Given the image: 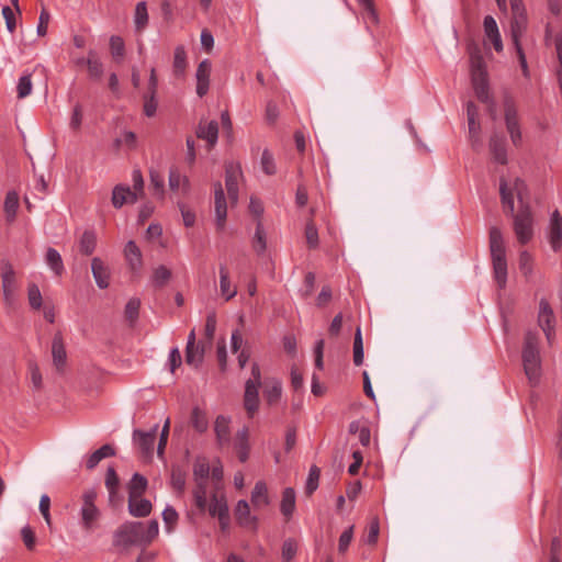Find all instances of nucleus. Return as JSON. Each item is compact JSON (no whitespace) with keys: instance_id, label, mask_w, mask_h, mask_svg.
<instances>
[{"instance_id":"63","label":"nucleus","mask_w":562,"mask_h":562,"mask_svg":"<svg viewBox=\"0 0 562 562\" xmlns=\"http://www.w3.org/2000/svg\"><path fill=\"white\" fill-rule=\"evenodd\" d=\"M22 540L27 550L33 551L35 549L36 537L33 529L26 525L21 529Z\"/></svg>"},{"instance_id":"59","label":"nucleus","mask_w":562,"mask_h":562,"mask_svg":"<svg viewBox=\"0 0 562 562\" xmlns=\"http://www.w3.org/2000/svg\"><path fill=\"white\" fill-rule=\"evenodd\" d=\"M533 260L531 255L524 250L519 255V270L526 277H530L532 273Z\"/></svg>"},{"instance_id":"13","label":"nucleus","mask_w":562,"mask_h":562,"mask_svg":"<svg viewBox=\"0 0 562 562\" xmlns=\"http://www.w3.org/2000/svg\"><path fill=\"white\" fill-rule=\"evenodd\" d=\"M209 514L212 517H218L222 530H225L228 526V507L224 497H218L216 494L213 495L210 505L207 506Z\"/></svg>"},{"instance_id":"58","label":"nucleus","mask_w":562,"mask_h":562,"mask_svg":"<svg viewBox=\"0 0 562 562\" xmlns=\"http://www.w3.org/2000/svg\"><path fill=\"white\" fill-rule=\"evenodd\" d=\"M216 315L214 312L207 314L206 316V319H205V327H204V335H205V338H206V344L209 346H211L212 344V340L214 338V335H215V330H216Z\"/></svg>"},{"instance_id":"24","label":"nucleus","mask_w":562,"mask_h":562,"mask_svg":"<svg viewBox=\"0 0 562 562\" xmlns=\"http://www.w3.org/2000/svg\"><path fill=\"white\" fill-rule=\"evenodd\" d=\"M196 136L201 139H205L210 147H213L217 142L218 136V124L216 121H210L207 123H200L196 130Z\"/></svg>"},{"instance_id":"23","label":"nucleus","mask_w":562,"mask_h":562,"mask_svg":"<svg viewBox=\"0 0 562 562\" xmlns=\"http://www.w3.org/2000/svg\"><path fill=\"white\" fill-rule=\"evenodd\" d=\"M150 501L138 497H128V513L134 517H147L151 513Z\"/></svg>"},{"instance_id":"6","label":"nucleus","mask_w":562,"mask_h":562,"mask_svg":"<svg viewBox=\"0 0 562 562\" xmlns=\"http://www.w3.org/2000/svg\"><path fill=\"white\" fill-rule=\"evenodd\" d=\"M514 218V232L522 245L529 243L533 236V216L528 204H521Z\"/></svg>"},{"instance_id":"56","label":"nucleus","mask_w":562,"mask_h":562,"mask_svg":"<svg viewBox=\"0 0 562 562\" xmlns=\"http://www.w3.org/2000/svg\"><path fill=\"white\" fill-rule=\"evenodd\" d=\"M171 486L182 493L186 486V473L179 467H172L171 470Z\"/></svg>"},{"instance_id":"38","label":"nucleus","mask_w":562,"mask_h":562,"mask_svg":"<svg viewBox=\"0 0 562 562\" xmlns=\"http://www.w3.org/2000/svg\"><path fill=\"white\" fill-rule=\"evenodd\" d=\"M134 23L137 32H142L148 24L147 4L140 1L136 4L134 13Z\"/></svg>"},{"instance_id":"37","label":"nucleus","mask_w":562,"mask_h":562,"mask_svg":"<svg viewBox=\"0 0 562 562\" xmlns=\"http://www.w3.org/2000/svg\"><path fill=\"white\" fill-rule=\"evenodd\" d=\"M45 260L56 276H61L64 272V263L60 254L55 248L49 247L47 249Z\"/></svg>"},{"instance_id":"15","label":"nucleus","mask_w":562,"mask_h":562,"mask_svg":"<svg viewBox=\"0 0 562 562\" xmlns=\"http://www.w3.org/2000/svg\"><path fill=\"white\" fill-rule=\"evenodd\" d=\"M212 64L209 59L202 60L196 69V94L203 97L207 93L210 87V76Z\"/></svg>"},{"instance_id":"26","label":"nucleus","mask_w":562,"mask_h":562,"mask_svg":"<svg viewBox=\"0 0 562 562\" xmlns=\"http://www.w3.org/2000/svg\"><path fill=\"white\" fill-rule=\"evenodd\" d=\"M86 65L88 68L89 78L94 81H100L104 74V68L95 50L90 49L88 52Z\"/></svg>"},{"instance_id":"42","label":"nucleus","mask_w":562,"mask_h":562,"mask_svg":"<svg viewBox=\"0 0 562 562\" xmlns=\"http://www.w3.org/2000/svg\"><path fill=\"white\" fill-rule=\"evenodd\" d=\"M259 406V389H256V385L248 380V418L254 416Z\"/></svg>"},{"instance_id":"35","label":"nucleus","mask_w":562,"mask_h":562,"mask_svg":"<svg viewBox=\"0 0 562 562\" xmlns=\"http://www.w3.org/2000/svg\"><path fill=\"white\" fill-rule=\"evenodd\" d=\"M147 488V479L139 473H134L128 484V497H138Z\"/></svg>"},{"instance_id":"39","label":"nucleus","mask_w":562,"mask_h":562,"mask_svg":"<svg viewBox=\"0 0 562 562\" xmlns=\"http://www.w3.org/2000/svg\"><path fill=\"white\" fill-rule=\"evenodd\" d=\"M150 178V189L153 190V194L158 199H164L165 196V179L164 177L154 169L149 171Z\"/></svg>"},{"instance_id":"2","label":"nucleus","mask_w":562,"mask_h":562,"mask_svg":"<svg viewBox=\"0 0 562 562\" xmlns=\"http://www.w3.org/2000/svg\"><path fill=\"white\" fill-rule=\"evenodd\" d=\"M488 238L494 278L498 286L503 289L507 281V261L503 234L498 227L493 226L490 228Z\"/></svg>"},{"instance_id":"62","label":"nucleus","mask_w":562,"mask_h":562,"mask_svg":"<svg viewBox=\"0 0 562 562\" xmlns=\"http://www.w3.org/2000/svg\"><path fill=\"white\" fill-rule=\"evenodd\" d=\"M305 237L308 247L316 248L318 246V232L315 224L311 221L305 226Z\"/></svg>"},{"instance_id":"4","label":"nucleus","mask_w":562,"mask_h":562,"mask_svg":"<svg viewBox=\"0 0 562 562\" xmlns=\"http://www.w3.org/2000/svg\"><path fill=\"white\" fill-rule=\"evenodd\" d=\"M140 521H125L113 533V546L127 549L132 546L144 547Z\"/></svg>"},{"instance_id":"16","label":"nucleus","mask_w":562,"mask_h":562,"mask_svg":"<svg viewBox=\"0 0 562 562\" xmlns=\"http://www.w3.org/2000/svg\"><path fill=\"white\" fill-rule=\"evenodd\" d=\"M250 501L254 508L257 510L265 509L270 505L271 499L269 496V490L265 481H258L255 484L251 491Z\"/></svg>"},{"instance_id":"27","label":"nucleus","mask_w":562,"mask_h":562,"mask_svg":"<svg viewBox=\"0 0 562 562\" xmlns=\"http://www.w3.org/2000/svg\"><path fill=\"white\" fill-rule=\"evenodd\" d=\"M125 259L133 271H138L143 266L142 252L135 241L130 240L124 248Z\"/></svg>"},{"instance_id":"47","label":"nucleus","mask_w":562,"mask_h":562,"mask_svg":"<svg viewBox=\"0 0 562 562\" xmlns=\"http://www.w3.org/2000/svg\"><path fill=\"white\" fill-rule=\"evenodd\" d=\"M210 474V464L205 458H198L193 465L194 481H207Z\"/></svg>"},{"instance_id":"32","label":"nucleus","mask_w":562,"mask_h":562,"mask_svg":"<svg viewBox=\"0 0 562 562\" xmlns=\"http://www.w3.org/2000/svg\"><path fill=\"white\" fill-rule=\"evenodd\" d=\"M499 193L501 201L504 207V212L509 215H514L515 203H514V192L508 188V184L505 179H501L499 181Z\"/></svg>"},{"instance_id":"49","label":"nucleus","mask_w":562,"mask_h":562,"mask_svg":"<svg viewBox=\"0 0 562 562\" xmlns=\"http://www.w3.org/2000/svg\"><path fill=\"white\" fill-rule=\"evenodd\" d=\"M29 304L33 310H40L43 304L42 293L35 283L29 284L27 288Z\"/></svg>"},{"instance_id":"21","label":"nucleus","mask_w":562,"mask_h":562,"mask_svg":"<svg viewBox=\"0 0 562 562\" xmlns=\"http://www.w3.org/2000/svg\"><path fill=\"white\" fill-rule=\"evenodd\" d=\"M485 36L493 43L496 52L503 50V42L496 20L492 15H486L483 21Z\"/></svg>"},{"instance_id":"25","label":"nucleus","mask_w":562,"mask_h":562,"mask_svg":"<svg viewBox=\"0 0 562 562\" xmlns=\"http://www.w3.org/2000/svg\"><path fill=\"white\" fill-rule=\"evenodd\" d=\"M470 67L472 79L487 77L485 63L477 47L470 49Z\"/></svg>"},{"instance_id":"19","label":"nucleus","mask_w":562,"mask_h":562,"mask_svg":"<svg viewBox=\"0 0 562 562\" xmlns=\"http://www.w3.org/2000/svg\"><path fill=\"white\" fill-rule=\"evenodd\" d=\"M52 356L54 366L61 371L66 364L67 353L61 333H56L52 341Z\"/></svg>"},{"instance_id":"5","label":"nucleus","mask_w":562,"mask_h":562,"mask_svg":"<svg viewBox=\"0 0 562 562\" xmlns=\"http://www.w3.org/2000/svg\"><path fill=\"white\" fill-rule=\"evenodd\" d=\"M95 499L97 492L93 488L87 490L82 495V505L80 508L81 527L88 532L97 528L101 517V512L95 506Z\"/></svg>"},{"instance_id":"28","label":"nucleus","mask_w":562,"mask_h":562,"mask_svg":"<svg viewBox=\"0 0 562 562\" xmlns=\"http://www.w3.org/2000/svg\"><path fill=\"white\" fill-rule=\"evenodd\" d=\"M562 241V217L559 211H554L551 215L550 223V243L554 250L561 246Z\"/></svg>"},{"instance_id":"36","label":"nucleus","mask_w":562,"mask_h":562,"mask_svg":"<svg viewBox=\"0 0 562 562\" xmlns=\"http://www.w3.org/2000/svg\"><path fill=\"white\" fill-rule=\"evenodd\" d=\"M97 246V235L92 231H86L79 241V250L82 255L90 256Z\"/></svg>"},{"instance_id":"30","label":"nucleus","mask_w":562,"mask_h":562,"mask_svg":"<svg viewBox=\"0 0 562 562\" xmlns=\"http://www.w3.org/2000/svg\"><path fill=\"white\" fill-rule=\"evenodd\" d=\"M251 247L258 256L263 255L267 249V234L260 220L256 224Z\"/></svg>"},{"instance_id":"60","label":"nucleus","mask_w":562,"mask_h":562,"mask_svg":"<svg viewBox=\"0 0 562 562\" xmlns=\"http://www.w3.org/2000/svg\"><path fill=\"white\" fill-rule=\"evenodd\" d=\"M297 552V543L294 539L289 538L282 544V559L284 562H291Z\"/></svg>"},{"instance_id":"45","label":"nucleus","mask_w":562,"mask_h":562,"mask_svg":"<svg viewBox=\"0 0 562 562\" xmlns=\"http://www.w3.org/2000/svg\"><path fill=\"white\" fill-rule=\"evenodd\" d=\"M187 67V53L182 45H179L175 48L173 55V71L177 76H180L184 72Z\"/></svg>"},{"instance_id":"18","label":"nucleus","mask_w":562,"mask_h":562,"mask_svg":"<svg viewBox=\"0 0 562 562\" xmlns=\"http://www.w3.org/2000/svg\"><path fill=\"white\" fill-rule=\"evenodd\" d=\"M138 200L136 192H132L130 187L115 186L112 191V204L115 209H121L125 203H135Z\"/></svg>"},{"instance_id":"22","label":"nucleus","mask_w":562,"mask_h":562,"mask_svg":"<svg viewBox=\"0 0 562 562\" xmlns=\"http://www.w3.org/2000/svg\"><path fill=\"white\" fill-rule=\"evenodd\" d=\"M296 506V496L295 491L292 487H286L282 492V498L280 503V512L282 516L284 517L285 521H289L294 512Z\"/></svg>"},{"instance_id":"44","label":"nucleus","mask_w":562,"mask_h":562,"mask_svg":"<svg viewBox=\"0 0 562 562\" xmlns=\"http://www.w3.org/2000/svg\"><path fill=\"white\" fill-rule=\"evenodd\" d=\"M206 482L207 481H202V480L195 481L196 486L194 488L193 495H194L195 506L200 510H205L206 509V505H207V501H206Z\"/></svg>"},{"instance_id":"54","label":"nucleus","mask_w":562,"mask_h":562,"mask_svg":"<svg viewBox=\"0 0 562 562\" xmlns=\"http://www.w3.org/2000/svg\"><path fill=\"white\" fill-rule=\"evenodd\" d=\"M170 278L171 271L162 265L157 267L153 273V282L158 288L164 286Z\"/></svg>"},{"instance_id":"50","label":"nucleus","mask_w":562,"mask_h":562,"mask_svg":"<svg viewBox=\"0 0 562 562\" xmlns=\"http://www.w3.org/2000/svg\"><path fill=\"white\" fill-rule=\"evenodd\" d=\"M260 167H261V170L267 176H272L277 172L274 158L268 149H265L262 151L261 159H260Z\"/></svg>"},{"instance_id":"57","label":"nucleus","mask_w":562,"mask_h":562,"mask_svg":"<svg viewBox=\"0 0 562 562\" xmlns=\"http://www.w3.org/2000/svg\"><path fill=\"white\" fill-rule=\"evenodd\" d=\"M16 91H18L19 99H24L31 94V92H32L31 74H26L19 79L18 86H16Z\"/></svg>"},{"instance_id":"9","label":"nucleus","mask_w":562,"mask_h":562,"mask_svg":"<svg viewBox=\"0 0 562 562\" xmlns=\"http://www.w3.org/2000/svg\"><path fill=\"white\" fill-rule=\"evenodd\" d=\"M1 268L3 299L8 305H11L14 301V292L16 290L15 272L8 260L1 261Z\"/></svg>"},{"instance_id":"17","label":"nucleus","mask_w":562,"mask_h":562,"mask_svg":"<svg viewBox=\"0 0 562 562\" xmlns=\"http://www.w3.org/2000/svg\"><path fill=\"white\" fill-rule=\"evenodd\" d=\"M206 347H209V345L204 341H199L196 345L186 347V363L194 369H199L203 363Z\"/></svg>"},{"instance_id":"41","label":"nucleus","mask_w":562,"mask_h":562,"mask_svg":"<svg viewBox=\"0 0 562 562\" xmlns=\"http://www.w3.org/2000/svg\"><path fill=\"white\" fill-rule=\"evenodd\" d=\"M191 423L193 428L199 432L206 431L209 427V420L206 418V414L200 409L198 406L193 407L191 413Z\"/></svg>"},{"instance_id":"20","label":"nucleus","mask_w":562,"mask_h":562,"mask_svg":"<svg viewBox=\"0 0 562 562\" xmlns=\"http://www.w3.org/2000/svg\"><path fill=\"white\" fill-rule=\"evenodd\" d=\"M91 271L97 285L100 289H106L110 284V271L105 263L99 257H94L92 259Z\"/></svg>"},{"instance_id":"51","label":"nucleus","mask_w":562,"mask_h":562,"mask_svg":"<svg viewBox=\"0 0 562 562\" xmlns=\"http://www.w3.org/2000/svg\"><path fill=\"white\" fill-rule=\"evenodd\" d=\"M140 307L139 299L132 297L125 305L124 314L125 318L131 323H135L138 318Z\"/></svg>"},{"instance_id":"10","label":"nucleus","mask_w":562,"mask_h":562,"mask_svg":"<svg viewBox=\"0 0 562 562\" xmlns=\"http://www.w3.org/2000/svg\"><path fill=\"white\" fill-rule=\"evenodd\" d=\"M214 213L217 228L223 229L227 217V202L221 182L214 183Z\"/></svg>"},{"instance_id":"8","label":"nucleus","mask_w":562,"mask_h":562,"mask_svg":"<svg viewBox=\"0 0 562 562\" xmlns=\"http://www.w3.org/2000/svg\"><path fill=\"white\" fill-rule=\"evenodd\" d=\"M243 169L240 164H227L225 186L231 203L234 205L238 201V183L243 179Z\"/></svg>"},{"instance_id":"52","label":"nucleus","mask_w":562,"mask_h":562,"mask_svg":"<svg viewBox=\"0 0 562 562\" xmlns=\"http://www.w3.org/2000/svg\"><path fill=\"white\" fill-rule=\"evenodd\" d=\"M157 93L146 92L143 97L144 105L143 111L147 117H153L156 114L158 101L156 99Z\"/></svg>"},{"instance_id":"43","label":"nucleus","mask_w":562,"mask_h":562,"mask_svg":"<svg viewBox=\"0 0 562 562\" xmlns=\"http://www.w3.org/2000/svg\"><path fill=\"white\" fill-rule=\"evenodd\" d=\"M473 89L476 98L484 103L490 102L487 78L472 79Z\"/></svg>"},{"instance_id":"29","label":"nucleus","mask_w":562,"mask_h":562,"mask_svg":"<svg viewBox=\"0 0 562 562\" xmlns=\"http://www.w3.org/2000/svg\"><path fill=\"white\" fill-rule=\"evenodd\" d=\"M19 205H20V199H19V194L16 193V191H14V190L9 191L5 195L4 204H3L5 220L9 224H11L15 221Z\"/></svg>"},{"instance_id":"31","label":"nucleus","mask_w":562,"mask_h":562,"mask_svg":"<svg viewBox=\"0 0 562 562\" xmlns=\"http://www.w3.org/2000/svg\"><path fill=\"white\" fill-rule=\"evenodd\" d=\"M229 423L231 419L224 415H220L216 417L214 430L216 434V439L221 446L229 442Z\"/></svg>"},{"instance_id":"55","label":"nucleus","mask_w":562,"mask_h":562,"mask_svg":"<svg viewBox=\"0 0 562 562\" xmlns=\"http://www.w3.org/2000/svg\"><path fill=\"white\" fill-rule=\"evenodd\" d=\"M321 471L316 465L311 467L306 481L305 493L312 495L318 487Z\"/></svg>"},{"instance_id":"46","label":"nucleus","mask_w":562,"mask_h":562,"mask_svg":"<svg viewBox=\"0 0 562 562\" xmlns=\"http://www.w3.org/2000/svg\"><path fill=\"white\" fill-rule=\"evenodd\" d=\"M353 363L357 367L363 363V340L361 328L359 326L356 328L353 338Z\"/></svg>"},{"instance_id":"1","label":"nucleus","mask_w":562,"mask_h":562,"mask_svg":"<svg viewBox=\"0 0 562 562\" xmlns=\"http://www.w3.org/2000/svg\"><path fill=\"white\" fill-rule=\"evenodd\" d=\"M512 18H510V37L518 56L519 65L526 78L529 77V68L527 58L521 46V38L528 29V15L522 0H509Z\"/></svg>"},{"instance_id":"3","label":"nucleus","mask_w":562,"mask_h":562,"mask_svg":"<svg viewBox=\"0 0 562 562\" xmlns=\"http://www.w3.org/2000/svg\"><path fill=\"white\" fill-rule=\"evenodd\" d=\"M522 363L526 375L531 383H536L540 376V355L538 349V336L528 331L525 336L522 350Z\"/></svg>"},{"instance_id":"48","label":"nucleus","mask_w":562,"mask_h":562,"mask_svg":"<svg viewBox=\"0 0 562 562\" xmlns=\"http://www.w3.org/2000/svg\"><path fill=\"white\" fill-rule=\"evenodd\" d=\"M159 527L157 520H150L147 525L142 522L144 547L149 544L158 536Z\"/></svg>"},{"instance_id":"53","label":"nucleus","mask_w":562,"mask_h":562,"mask_svg":"<svg viewBox=\"0 0 562 562\" xmlns=\"http://www.w3.org/2000/svg\"><path fill=\"white\" fill-rule=\"evenodd\" d=\"M119 483L120 480L115 469L113 467H109L105 473V486L109 491L110 498L116 494Z\"/></svg>"},{"instance_id":"34","label":"nucleus","mask_w":562,"mask_h":562,"mask_svg":"<svg viewBox=\"0 0 562 562\" xmlns=\"http://www.w3.org/2000/svg\"><path fill=\"white\" fill-rule=\"evenodd\" d=\"M169 188L172 191H177L180 187H182L183 191L187 193L190 190V181L188 177L182 176L178 168L172 167L169 170Z\"/></svg>"},{"instance_id":"7","label":"nucleus","mask_w":562,"mask_h":562,"mask_svg":"<svg viewBox=\"0 0 562 562\" xmlns=\"http://www.w3.org/2000/svg\"><path fill=\"white\" fill-rule=\"evenodd\" d=\"M504 116L506 130L509 134L510 140L515 147H520L522 143V135L518 119L516 105L512 99H506L504 102Z\"/></svg>"},{"instance_id":"14","label":"nucleus","mask_w":562,"mask_h":562,"mask_svg":"<svg viewBox=\"0 0 562 562\" xmlns=\"http://www.w3.org/2000/svg\"><path fill=\"white\" fill-rule=\"evenodd\" d=\"M488 148L494 161L501 165L507 164V148L504 136L494 133L490 138Z\"/></svg>"},{"instance_id":"64","label":"nucleus","mask_w":562,"mask_h":562,"mask_svg":"<svg viewBox=\"0 0 562 562\" xmlns=\"http://www.w3.org/2000/svg\"><path fill=\"white\" fill-rule=\"evenodd\" d=\"M352 538H353V526H350L339 537V541H338V552L339 553L344 554L348 550Z\"/></svg>"},{"instance_id":"61","label":"nucleus","mask_w":562,"mask_h":562,"mask_svg":"<svg viewBox=\"0 0 562 562\" xmlns=\"http://www.w3.org/2000/svg\"><path fill=\"white\" fill-rule=\"evenodd\" d=\"M469 125V136L472 144V147L476 149L479 146H481V138H480V132H481V125L477 122V120L468 121Z\"/></svg>"},{"instance_id":"12","label":"nucleus","mask_w":562,"mask_h":562,"mask_svg":"<svg viewBox=\"0 0 562 562\" xmlns=\"http://www.w3.org/2000/svg\"><path fill=\"white\" fill-rule=\"evenodd\" d=\"M157 430L158 425H155L154 428L149 431L135 429L133 432L134 441L138 445L139 449L145 456H150L154 451Z\"/></svg>"},{"instance_id":"11","label":"nucleus","mask_w":562,"mask_h":562,"mask_svg":"<svg viewBox=\"0 0 562 562\" xmlns=\"http://www.w3.org/2000/svg\"><path fill=\"white\" fill-rule=\"evenodd\" d=\"M262 395L267 406L273 407L282 397V382L277 378H267L261 384Z\"/></svg>"},{"instance_id":"40","label":"nucleus","mask_w":562,"mask_h":562,"mask_svg":"<svg viewBox=\"0 0 562 562\" xmlns=\"http://www.w3.org/2000/svg\"><path fill=\"white\" fill-rule=\"evenodd\" d=\"M220 285H221V293L226 299V301L231 300L236 295V289L231 288V282L228 278V272L225 267H220Z\"/></svg>"},{"instance_id":"33","label":"nucleus","mask_w":562,"mask_h":562,"mask_svg":"<svg viewBox=\"0 0 562 562\" xmlns=\"http://www.w3.org/2000/svg\"><path fill=\"white\" fill-rule=\"evenodd\" d=\"M538 323L541 328L555 325L554 313L546 299H542L539 303Z\"/></svg>"}]
</instances>
